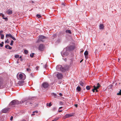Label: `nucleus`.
Returning a JSON list of instances; mask_svg holds the SVG:
<instances>
[{"label": "nucleus", "mask_w": 121, "mask_h": 121, "mask_svg": "<svg viewBox=\"0 0 121 121\" xmlns=\"http://www.w3.org/2000/svg\"><path fill=\"white\" fill-rule=\"evenodd\" d=\"M33 99V98L25 99L21 101V103H23L25 102L26 104H27L28 106H30V104L31 106H32L33 105V102H30V101L32 100Z\"/></svg>", "instance_id": "obj_1"}, {"label": "nucleus", "mask_w": 121, "mask_h": 121, "mask_svg": "<svg viewBox=\"0 0 121 121\" xmlns=\"http://www.w3.org/2000/svg\"><path fill=\"white\" fill-rule=\"evenodd\" d=\"M22 103H21V101L19 102L18 100H13L10 103L9 105L10 106L13 107L15 105H17L19 104Z\"/></svg>", "instance_id": "obj_2"}, {"label": "nucleus", "mask_w": 121, "mask_h": 121, "mask_svg": "<svg viewBox=\"0 0 121 121\" xmlns=\"http://www.w3.org/2000/svg\"><path fill=\"white\" fill-rule=\"evenodd\" d=\"M17 78L18 80H24L26 78L25 75L24 74L18 73L17 75Z\"/></svg>", "instance_id": "obj_3"}, {"label": "nucleus", "mask_w": 121, "mask_h": 121, "mask_svg": "<svg viewBox=\"0 0 121 121\" xmlns=\"http://www.w3.org/2000/svg\"><path fill=\"white\" fill-rule=\"evenodd\" d=\"M56 69L58 71H60L61 72H64L65 71V69L60 65H57L56 67Z\"/></svg>", "instance_id": "obj_4"}, {"label": "nucleus", "mask_w": 121, "mask_h": 121, "mask_svg": "<svg viewBox=\"0 0 121 121\" xmlns=\"http://www.w3.org/2000/svg\"><path fill=\"white\" fill-rule=\"evenodd\" d=\"M69 51H67V50L65 48L61 52V55L63 57L68 56L69 54Z\"/></svg>", "instance_id": "obj_5"}, {"label": "nucleus", "mask_w": 121, "mask_h": 121, "mask_svg": "<svg viewBox=\"0 0 121 121\" xmlns=\"http://www.w3.org/2000/svg\"><path fill=\"white\" fill-rule=\"evenodd\" d=\"M65 48L67 50V51L69 52L73 50L75 48V46L73 45H69Z\"/></svg>", "instance_id": "obj_6"}, {"label": "nucleus", "mask_w": 121, "mask_h": 121, "mask_svg": "<svg viewBox=\"0 0 121 121\" xmlns=\"http://www.w3.org/2000/svg\"><path fill=\"white\" fill-rule=\"evenodd\" d=\"M6 87V85L3 82L2 79L1 78H0V88H3Z\"/></svg>", "instance_id": "obj_7"}, {"label": "nucleus", "mask_w": 121, "mask_h": 121, "mask_svg": "<svg viewBox=\"0 0 121 121\" xmlns=\"http://www.w3.org/2000/svg\"><path fill=\"white\" fill-rule=\"evenodd\" d=\"M45 38V37L43 35L39 36V39L36 42V43H38L39 41H41L43 42H44V40L43 39H44Z\"/></svg>", "instance_id": "obj_8"}, {"label": "nucleus", "mask_w": 121, "mask_h": 121, "mask_svg": "<svg viewBox=\"0 0 121 121\" xmlns=\"http://www.w3.org/2000/svg\"><path fill=\"white\" fill-rule=\"evenodd\" d=\"M41 86H42L43 87L45 88L48 87L49 86V85L48 82H46L42 83Z\"/></svg>", "instance_id": "obj_9"}, {"label": "nucleus", "mask_w": 121, "mask_h": 121, "mask_svg": "<svg viewBox=\"0 0 121 121\" xmlns=\"http://www.w3.org/2000/svg\"><path fill=\"white\" fill-rule=\"evenodd\" d=\"M6 37H10L12 39H13L14 40H16V39L11 34H6Z\"/></svg>", "instance_id": "obj_10"}, {"label": "nucleus", "mask_w": 121, "mask_h": 121, "mask_svg": "<svg viewBox=\"0 0 121 121\" xmlns=\"http://www.w3.org/2000/svg\"><path fill=\"white\" fill-rule=\"evenodd\" d=\"M100 86L99 83H98L96 86H95V85L94 86V87L95 89V90L96 91V92H98V91L97 90V89L99 88Z\"/></svg>", "instance_id": "obj_11"}, {"label": "nucleus", "mask_w": 121, "mask_h": 121, "mask_svg": "<svg viewBox=\"0 0 121 121\" xmlns=\"http://www.w3.org/2000/svg\"><path fill=\"white\" fill-rule=\"evenodd\" d=\"M44 46L43 44H41L39 46V49L40 51L43 50L44 48Z\"/></svg>", "instance_id": "obj_12"}, {"label": "nucleus", "mask_w": 121, "mask_h": 121, "mask_svg": "<svg viewBox=\"0 0 121 121\" xmlns=\"http://www.w3.org/2000/svg\"><path fill=\"white\" fill-rule=\"evenodd\" d=\"M56 76L59 79H61L63 77V75L62 74L58 73L56 74Z\"/></svg>", "instance_id": "obj_13"}, {"label": "nucleus", "mask_w": 121, "mask_h": 121, "mask_svg": "<svg viewBox=\"0 0 121 121\" xmlns=\"http://www.w3.org/2000/svg\"><path fill=\"white\" fill-rule=\"evenodd\" d=\"M9 108H4L3 110V112L4 113H6L7 112L10 110Z\"/></svg>", "instance_id": "obj_14"}, {"label": "nucleus", "mask_w": 121, "mask_h": 121, "mask_svg": "<svg viewBox=\"0 0 121 121\" xmlns=\"http://www.w3.org/2000/svg\"><path fill=\"white\" fill-rule=\"evenodd\" d=\"M24 81H19L18 83V84L20 86H22L24 84Z\"/></svg>", "instance_id": "obj_15"}, {"label": "nucleus", "mask_w": 121, "mask_h": 121, "mask_svg": "<svg viewBox=\"0 0 121 121\" xmlns=\"http://www.w3.org/2000/svg\"><path fill=\"white\" fill-rule=\"evenodd\" d=\"M7 13L9 14H10L12 13V11L11 10L9 9L7 11Z\"/></svg>", "instance_id": "obj_16"}, {"label": "nucleus", "mask_w": 121, "mask_h": 121, "mask_svg": "<svg viewBox=\"0 0 121 121\" xmlns=\"http://www.w3.org/2000/svg\"><path fill=\"white\" fill-rule=\"evenodd\" d=\"M72 116L70 114H66L64 116V117L66 118H67Z\"/></svg>", "instance_id": "obj_17"}, {"label": "nucleus", "mask_w": 121, "mask_h": 121, "mask_svg": "<svg viewBox=\"0 0 121 121\" xmlns=\"http://www.w3.org/2000/svg\"><path fill=\"white\" fill-rule=\"evenodd\" d=\"M76 91L78 92H80L81 91V88L79 86H78L76 89Z\"/></svg>", "instance_id": "obj_18"}, {"label": "nucleus", "mask_w": 121, "mask_h": 121, "mask_svg": "<svg viewBox=\"0 0 121 121\" xmlns=\"http://www.w3.org/2000/svg\"><path fill=\"white\" fill-rule=\"evenodd\" d=\"M83 82H84V81H83V82L82 81H81L80 82H79V84H80V85H81V86H84V83Z\"/></svg>", "instance_id": "obj_19"}, {"label": "nucleus", "mask_w": 121, "mask_h": 121, "mask_svg": "<svg viewBox=\"0 0 121 121\" xmlns=\"http://www.w3.org/2000/svg\"><path fill=\"white\" fill-rule=\"evenodd\" d=\"M100 29H103L104 28V26L103 24H100L99 26Z\"/></svg>", "instance_id": "obj_20"}, {"label": "nucleus", "mask_w": 121, "mask_h": 121, "mask_svg": "<svg viewBox=\"0 0 121 121\" xmlns=\"http://www.w3.org/2000/svg\"><path fill=\"white\" fill-rule=\"evenodd\" d=\"M88 51H85L84 53V54L86 58V56H87L88 55Z\"/></svg>", "instance_id": "obj_21"}, {"label": "nucleus", "mask_w": 121, "mask_h": 121, "mask_svg": "<svg viewBox=\"0 0 121 121\" xmlns=\"http://www.w3.org/2000/svg\"><path fill=\"white\" fill-rule=\"evenodd\" d=\"M52 95L54 96V97L56 98H57L58 97V96L56 94L54 93H52Z\"/></svg>", "instance_id": "obj_22"}, {"label": "nucleus", "mask_w": 121, "mask_h": 121, "mask_svg": "<svg viewBox=\"0 0 121 121\" xmlns=\"http://www.w3.org/2000/svg\"><path fill=\"white\" fill-rule=\"evenodd\" d=\"M0 35L1 36V39H3L4 37V35L2 34H0Z\"/></svg>", "instance_id": "obj_23"}, {"label": "nucleus", "mask_w": 121, "mask_h": 121, "mask_svg": "<svg viewBox=\"0 0 121 121\" xmlns=\"http://www.w3.org/2000/svg\"><path fill=\"white\" fill-rule=\"evenodd\" d=\"M66 33H68L69 34H71V32L70 30H67L66 31Z\"/></svg>", "instance_id": "obj_24"}, {"label": "nucleus", "mask_w": 121, "mask_h": 121, "mask_svg": "<svg viewBox=\"0 0 121 121\" xmlns=\"http://www.w3.org/2000/svg\"><path fill=\"white\" fill-rule=\"evenodd\" d=\"M90 88L91 87L89 86H88L86 87V89L87 90H90Z\"/></svg>", "instance_id": "obj_25"}, {"label": "nucleus", "mask_w": 121, "mask_h": 121, "mask_svg": "<svg viewBox=\"0 0 121 121\" xmlns=\"http://www.w3.org/2000/svg\"><path fill=\"white\" fill-rule=\"evenodd\" d=\"M35 54L34 53H32L30 55V56L31 57H33L34 56V55Z\"/></svg>", "instance_id": "obj_26"}, {"label": "nucleus", "mask_w": 121, "mask_h": 121, "mask_svg": "<svg viewBox=\"0 0 121 121\" xmlns=\"http://www.w3.org/2000/svg\"><path fill=\"white\" fill-rule=\"evenodd\" d=\"M24 52L25 54H27L28 52V51L26 50H25L24 51Z\"/></svg>", "instance_id": "obj_27"}, {"label": "nucleus", "mask_w": 121, "mask_h": 121, "mask_svg": "<svg viewBox=\"0 0 121 121\" xmlns=\"http://www.w3.org/2000/svg\"><path fill=\"white\" fill-rule=\"evenodd\" d=\"M113 85H110L108 86V88L109 89H111Z\"/></svg>", "instance_id": "obj_28"}, {"label": "nucleus", "mask_w": 121, "mask_h": 121, "mask_svg": "<svg viewBox=\"0 0 121 121\" xmlns=\"http://www.w3.org/2000/svg\"><path fill=\"white\" fill-rule=\"evenodd\" d=\"M4 44V43L3 42H1V43H0V46L1 47H2L3 46V44Z\"/></svg>", "instance_id": "obj_29"}, {"label": "nucleus", "mask_w": 121, "mask_h": 121, "mask_svg": "<svg viewBox=\"0 0 121 121\" xmlns=\"http://www.w3.org/2000/svg\"><path fill=\"white\" fill-rule=\"evenodd\" d=\"M15 57L16 58H17L19 57V55H16L15 56Z\"/></svg>", "instance_id": "obj_30"}, {"label": "nucleus", "mask_w": 121, "mask_h": 121, "mask_svg": "<svg viewBox=\"0 0 121 121\" xmlns=\"http://www.w3.org/2000/svg\"><path fill=\"white\" fill-rule=\"evenodd\" d=\"M47 105L49 106V107L51 106L52 105L51 103H50L49 104H47Z\"/></svg>", "instance_id": "obj_31"}, {"label": "nucleus", "mask_w": 121, "mask_h": 121, "mask_svg": "<svg viewBox=\"0 0 121 121\" xmlns=\"http://www.w3.org/2000/svg\"><path fill=\"white\" fill-rule=\"evenodd\" d=\"M56 109V107H53L52 109V110L54 111H55Z\"/></svg>", "instance_id": "obj_32"}, {"label": "nucleus", "mask_w": 121, "mask_h": 121, "mask_svg": "<svg viewBox=\"0 0 121 121\" xmlns=\"http://www.w3.org/2000/svg\"><path fill=\"white\" fill-rule=\"evenodd\" d=\"M14 42L13 41V40H11V43L10 44V45H11L12 46L13 45V43Z\"/></svg>", "instance_id": "obj_33"}, {"label": "nucleus", "mask_w": 121, "mask_h": 121, "mask_svg": "<svg viewBox=\"0 0 121 121\" xmlns=\"http://www.w3.org/2000/svg\"><path fill=\"white\" fill-rule=\"evenodd\" d=\"M36 16L37 17H38V18H39L41 17V16L40 15L37 14L36 15Z\"/></svg>", "instance_id": "obj_34"}, {"label": "nucleus", "mask_w": 121, "mask_h": 121, "mask_svg": "<svg viewBox=\"0 0 121 121\" xmlns=\"http://www.w3.org/2000/svg\"><path fill=\"white\" fill-rule=\"evenodd\" d=\"M59 118L58 117H57L53 120L54 121H56Z\"/></svg>", "instance_id": "obj_35"}, {"label": "nucleus", "mask_w": 121, "mask_h": 121, "mask_svg": "<svg viewBox=\"0 0 121 121\" xmlns=\"http://www.w3.org/2000/svg\"><path fill=\"white\" fill-rule=\"evenodd\" d=\"M8 46H9V45H7L5 46V48L7 49H8Z\"/></svg>", "instance_id": "obj_36"}, {"label": "nucleus", "mask_w": 121, "mask_h": 121, "mask_svg": "<svg viewBox=\"0 0 121 121\" xmlns=\"http://www.w3.org/2000/svg\"><path fill=\"white\" fill-rule=\"evenodd\" d=\"M63 60H64L65 61H67V59L65 58H63Z\"/></svg>", "instance_id": "obj_37"}, {"label": "nucleus", "mask_w": 121, "mask_h": 121, "mask_svg": "<svg viewBox=\"0 0 121 121\" xmlns=\"http://www.w3.org/2000/svg\"><path fill=\"white\" fill-rule=\"evenodd\" d=\"M3 19H4V20H8V19L6 17H5V18L3 17Z\"/></svg>", "instance_id": "obj_38"}, {"label": "nucleus", "mask_w": 121, "mask_h": 121, "mask_svg": "<svg viewBox=\"0 0 121 121\" xmlns=\"http://www.w3.org/2000/svg\"><path fill=\"white\" fill-rule=\"evenodd\" d=\"M12 48V47L9 45V46H8V49H11Z\"/></svg>", "instance_id": "obj_39"}, {"label": "nucleus", "mask_w": 121, "mask_h": 121, "mask_svg": "<svg viewBox=\"0 0 121 121\" xmlns=\"http://www.w3.org/2000/svg\"><path fill=\"white\" fill-rule=\"evenodd\" d=\"M26 70L28 72H29L30 70V69H29V68H27L26 69Z\"/></svg>", "instance_id": "obj_40"}, {"label": "nucleus", "mask_w": 121, "mask_h": 121, "mask_svg": "<svg viewBox=\"0 0 121 121\" xmlns=\"http://www.w3.org/2000/svg\"><path fill=\"white\" fill-rule=\"evenodd\" d=\"M9 39H7L5 41V43H9Z\"/></svg>", "instance_id": "obj_41"}, {"label": "nucleus", "mask_w": 121, "mask_h": 121, "mask_svg": "<svg viewBox=\"0 0 121 121\" xmlns=\"http://www.w3.org/2000/svg\"><path fill=\"white\" fill-rule=\"evenodd\" d=\"M39 68V66H37L36 68V70H38V69Z\"/></svg>", "instance_id": "obj_42"}, {"label": "nucleus", "mask_w": 121, "mask_h": 121, "mask_svg": "<svg viewBox=\"0 0 121 121\" xmlns=\"http://www.w3.org/2000/svg\"><path fill=\"white\" fill-rule=\"evenodd\" d=\"M13 116L11 117L10 118V120L11 121H12L13 120Z\"/></svg>", "instance_id": "obj_43"}, {"label": "nucleus", "mask_w": 121, "mask_h": 121, "mask_svg": "<svg viewBox=\"0 0 121 121\" xmlns=\"http://www.w3.org/2000/svg\"><path fill=\"white\" fill-rule=\"evenodd\" d=\"M117 95H121V93H117Z\"/></svg>", "instance_id": "obj_44"}, {"label": "nucleus", "mask_w": 121, "mask_h": 121, "mask_svg": "<svg viewBox=\"0 0 121 121\" xmlns=\"http://www.w3.org/2000/svg\"><path fill=\"white\" fill-rule=\"evenodd\" d=\"M47 67V65L46 64L44 68L45 69H46Z\"/></svg>", "instance_id": "obj_45"}, {"label": "nucleus", "mask_w": 121, "mask_h": 121, "mask_svg": "<svg viewBox=\"0 0 121 121\" xmlns=\"http://www.w3.org/2000/svg\"><path fill=\"white\" fill-rule=\"evenodd\" d=\"M35 112H36V113H37L38 112V111H34L33 112V113H35Z\"/></svg>", "instance_id": "obj_46"}, {"label": "nucleus", "mask_w": 121, "mask_h": 121, "mask_svg": "<svg viewBox=\"0 0 121 121\" xmlns=\"http://www.w3.org/2000/svg\"><path fill=\"white\" fill-rule=\"evenodd\" d=\"M95 89L94 88V89H93L92 90V91H93V92H95Z\"/></svg>", "instance_id": "obj_47"}, {"label": "nucleus", "mask_w": 121, "mask_h": 121, "mask_svg": "<svg viewBox=\"0 0 121 121\" xmlns=\"http://www.w3.org/2000/svg\"><path fill=\"white\" fill-rule=\"evenodd\" d=\"M3 30H1L0 32V34H2L3 32Z\"/></svg>", "instance_id": "obj_48"}, {"label": "nucleus", "mask_w": 121, "mask_h": 121, "mask_svg": "<svg viewBox=\"0 0 121 121\" xmlns=\"http://www.w3.org/2000/svg\"><path fill=\"white\" fill-rule=\"evenodd\" d=\"M74 105L76 108H77L78 107V105L77 104H75Z\"/></svg>", "instance_id": "obj_49"}, {"label": "nucleus", "mask_w": 121, "mask_h": 121, "mask_svg": "<svg viewBox=\"0 0 121 121\" xmlns=\"http://www.w3.org/2000/svg\"><path fill=\"white\" fill-rule=\"evenodd\" d=\"M1 15L2 16V17H3V18L4 17V15L3 14H2V15H1Z\"/></svg>", "instance_id": "obj_50"}, {"label": "nucleus", "mask_w": 121, "mask_h": 121, "mask_svg": "<svg viewBox=\"0 0 121 121\" xmlns=\"http://www.w3.org/2000/svg\"><path fill=\"white\" fill-rule=\"evenodd\" d=\"M59 95L60 96H62V94L61 93H60L59 94Z\"/></svg>", "instance_id": "obj_51"}, {"label": "nucleus", "mask_w": 121, "mask_h": 121, "mask_svg": "<svg viewBox=\"0 0 121 121\" xmlns=\"http://www.w3.org/2000/svg\"><path fill=\"white\" fill-rule=\"evenodd\" d=\"M62 111V110H59L58 112H61Z\"/></svg>", "instance_id": "obj_52"}, {"label": "nucleus", "mask_w": 121, "mask_h": 121, "mask_svg": "<svg viewBox=\"0 0 121 121\" xmlns=\"http://www.w3.org/2000/svg\"><path fill=\"white\" fill-rule=\"evenodd\" d=\"M121 60V58H118V61L119 62Z\"/></svg>", "instance_id": "obj_53"}, {"label": "nucleus", "mask_w": 121, "mask_h": 121, "mask_svg": "<svg viewBox=\"0 0 121 121\" xmlns=\"http://www.w3.org/2000/svg\"><path fill=\"white\" fill-rule=\"evenodd\" d=\"M62 5H63L64 6H65V4H64V3H62Z\"/></svg>", "instance_id": "obj_54"}, {"label": "nucleus", "mask_w": 121, "mask_h": 121, "mask_svg": "<svg viewBox=\"0 0 121 121\" xmlns=\"http://www.w3.org/2000/svg\"><path fill=\"white\" fill-rule=\"evenodd\" d=\"M121 90H120V91L118 93H121Z\"/></svg>", "instance_id": "obj_55"}, {"label": "nucleus", "mask_w": 121, "mask_h": 121, "mask_svg": "<svg viewBox=\"0 0 121 121\" xmlns=\"http://www.w3.org/2000/svg\"><path fill=\"white\" fill-rule=\"evenodd\" d=\"M20 60L21 61H22V58L20 59Z\"/></svg>", "instance_id": "obj_56"}, {"label": "nucleus", "mask_w": 121, "mask_h": 121, "mask_svg": "<svg viewBox=\"0 0 121 121\" xmlns=\"http://www.w3.org/2000/svg\"><path fill=\"white\" fill-rule=\"evenodd\" d=\"M22 58V56H21L19 58L20 59Z\"/></svg>", "instance_id": "obj_57"}, {"label": "nucleus", "mask_w": 121, "mask_h": 121, "mask_svg": "<svg viewBox=\"0 0 121 121\" xmlns=\"http://www.w3.org/2000/svg\"><path fill=\"white\" fill-rule=\"evenodd\" d=\"M62 108V107H60L59 108V109H60Z\"/></svg>", "instance_id": "obj_58"}, {"label": "nucleus", "mask_w": 121, "mask_h": 121, "mask_svg": "<svg viewBox=\"0 0 121 121\" xmlns=\"http://www.w3.org/2000/svg\"><path fill=\"white\" fill-rule=\"evenodd\" d=\"M22 121H26L25 120H23Z\"/></svg>", "instance_id": "obj_59"}, {"label": "nucleus", "mask_w": 121, "mask_h": 121, "mask_svg": "<svg viewBox=\"0 0 121 121\" xmlns=\"http://www.w3.org/2000/svg\"><path fill=\"white\" fill-rule=\"evenodd\" d=\"M104 46L105 45H106V44H105V43H104Z\"/></svg>", "instance_id": "obj_60"}, {"label": "nucleus", "mask_w": 121, "mask_h": 121, "mask_svg": "<svg viewBox=\"0 0 121 121\" xmlns=\"http://www.w3.org/2000/svg\"><path fill=\"white\" fill-rule=\"evenodd\" d=\"M34 115H35V114H32V116H33Z\"/></svg>", "instance_id": "obj_61"}, {"label": "nucleus", "mask_w": 121, "mask_h": 121, "mask_svg": "<svg viewBox=\"0 0 121 121\" xmlns=\"http://www.w3.org/2000/svg\"><path fill=\"white\" fill-rule=\"evenodd\" d=\"M2 13H0V16H1V15H2Z\"/></svg>", "instance_id": "obj_62"}, {"label": "nucleus", "mask_w": 121, "mask_h": 121, "mask_svg": "<svg viewBox=\"0 0 121 121\" xmlns=\"http://www.w3.org/2000/svg\"><path fill=\"white\" fill-rule=\"evenodd\" d=\"M88 58V57L87 56H86V58Z\"/></svg>", "instance_id": "obj_63"}, {"label": "nucleus", "mask_w": 121, "mask_h": 121, "mask_svg": "<svg viewBox=\"0 0 121 121\" xmlns=\"http://www.w3.org/2000/svg\"><path fill=\"white\" fill-rule=\"evenodd\" d=\"M82 61V60H81L80 61V62L81 63V62Z\"/></svg>", "instance_id": "obj_64"}]
</instances>
